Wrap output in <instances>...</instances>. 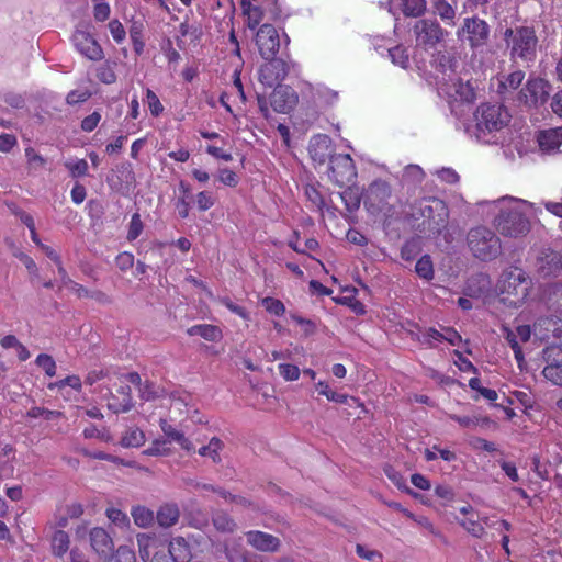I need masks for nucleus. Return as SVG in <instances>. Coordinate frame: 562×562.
I'll return each instance as SVG.
<instances>
[{
  "instance_id": "64",
  "label": "nucleus",
  "mask_w": 562,
  "mask_h": 562,
  "mask_svg": "<svg viewBox=\"0 0 562 562\" xmlns=\"http://www.w3.org/2000/svg\"><path fill=\"white\" fill-rule=\"evenodd\" d=\"M94 19L97 21H105L110 15V7L108 3L101 2L95 4L93 10Z\"/></svg>"
},
{
  "instance_id": "18",
  "label": "nucleus",
  "mask_w": 562,
  "mask_h": 562,
  "mask_svg": "<svg viewBox=\"0 0 562 562\" xmlns=\"http://www.w3.org/2000/svg\"><path fill=\"white\" fill-rule=\"evenodd\" d=\"M247 543L258 551L276 552L280 547V539L273 535L250 530L245 533Z\"/></svg>"
},
{
  "instance_id": "35",
  "label": "nucleus",
  "mask_w": 562,
  "mask_h": 562,
  "mask_svg": "<svg viewBox=\"0 0 562 562\" xmlns=\"http://www.w3.org/2000/svg\"><path fill=\"white\" fill-rule=\"evenodd\" d=\"M426 0H403V13L407 16H419L426 11Z\"/></svg>"
},
{
  "instance_id": "57",
  "label": "nucleus",
  "mask_w": 562,
  "mask_h": 562,
  "mask_svg": "<svg viewBox=\"0 0 562 562\" xmlns=\"http://www.w3.org/2000/svg\"><path fill=\"white\" fill-rule=\"evenodd\" d=\"M116 266L122 270L131 269L134 265V256L131 252L124 251L116 257Z\"/></svg>"
},
{
  "instance_id": "39",
  "label": "nucleus",
  "mask_w": 562,
  "mask_h": 562,
  "mask_svg": "<svg viewBox=\"0 0 562 562\" xmlns=\"http://www.w3.org/2000/svg\"><path fill=\"white\" fill-rule=\"evenodd\" d=\"M66 386H69L76 391H80L82 383L78 375H69L63 380H59V381L48 384L49 390H55V389L63 390Z\"/></svg>"
},
{
  "instance_id": "46",
  "label": "nucleus",
  "mask_w": 562,
  "mask_h": 562,
  "mask_svg": "<svg viewBox=\"0 0 562 562\" xmlns=\"http://www.w3.org/2000/svg\"><path fill=\"white\" fill-rule=\"evenodd\" d=\"M278 369L285 381H296L300 378V369L294 364L280 363Z\"/></svg>"
},
{
  "instance_id": "61",
  "label": "nucleus",
  "mask_w": 562,
  "mask_h": 562,
  "mask_svg": "<svg viewBox=\"0 0 562 562\" xmlns=\"http://www.w3.org/2000/svg\"><path fill=\"white\" fill-rule=\"evenodd\" d=\"M356 552L364 560L374 561L375 559H381V554L378 551L370 550L362 544H357Z\"/></svg>"
},
{
  "instance_id": "8",
  "label": "nucleus",
  "mask_w": 562,
  "mask_h": 562,
  "mask_svg": "<svg viewBox=\"0 0 562 562\" xmlns=\"http://www.w3.org/2000/svg\"><path fill=\"white\" fill-rule=\"evenodd\" d=\"M490 27L484 20L465 18L462 26L457 31L461 41H467L472 48L483 46L488 38Z\"/></svg>"
},
{
  "instance_id": "32",
  "label": "nucleus",
  "mask_w": 562,
  "mask_h": 562,
  "mask_svg": "<svg viewBox=\"0 0 562 562\" xmlns=\"http://www.w3.org/2000/svg\"><path fill=\"white\" fill-rule=\"evenodd\" d=\"M223 442L216 437H213L209 445L199 449V454L202 457L211 458L214 462H220V451L223 449Z\"/></svg>"
},
{
  "instance_id": "45",
  "label": "nucleus",
  "mask_w": 562,
  "mask_h": 562,
  "mask_svg": "<svg viewBox=\"0 0 562 562\" xmlns=\"http://www.w3.org/2000/svg\"><path fill=\"white\" fill-rule=\"evenodd\" d=\"M167 438L170 442H177L186 451L194 450L193 443L188 438H186L182 432L176 430L175 428H172V430L167 435Z\"/></svg>"
},
{
  "instance_id": "24",
  "label": "nucleus",
  "mask_w": 562,
  "mask_h": 562,
  "mask_svg": "<svg viewBox=\"0 0 562 562\" xmlns=\"http://www.w3.org/2000/svg\"><path fill=\"white\" fill-rule=\"evenodd\" d=\"M551 331L554 337L560 338L562 336V326H559L553 318H542L533 325V335L541 341L548 340Z\"/></svg>"
},
{
  "instance_id": "30",
  "label": "nucleus",
  "mask_w": 562,
  "mask_h": 562,
  "mask_svg": "<svg viewBox=\"0 0 562 562\" xmlns=\"http://www.w3.org/2000/svg\"><path fill=\"white\" fill-rule=\"evenodd\" d=\"M179 519V509L175 505H165L157 513V521L161 527H170Z\"/></svg>"
},
{
  "instance_id": "6",
  "label": "nucleus",
  "mask_w": 562,
  "mask_h": 562,
  "mask_svg": "<svg viewBox=\"0 0 562 562\" xmlns=\"http://www.w3.org/2000/svg\"><path fill=\"white\" fill-rule=\"evenodd\" d=\"M391 186L384 180L373 181L364 193V205L372 214L386 213L391 210Z\"/></svg>"
},
{
  "instance_id": "1",
  "label": "nucleus",
  "mask_w": 562,
  "mask_h": 562,
  "mask_svg": "<svg viewBox=\"0 0 562 562\" xmlns=\"http://www.w3.org/2000/svg\"><path fill=\"white\" fill-rule=\"evenodd\" d=\"M499 213L494 220L497 231L505 237L520 238L530 232L528 212L533 204L521 199L504 196L495 202Z\"/></svg>"
},
{
  "instance_id": "47",
  "label": "nucleus",
  "mask_w": 562,
  "mask_h": 562,
  "mask_svg": "<svg viewBox=\"0 0 562 562\" xmlns=\"http://www.w3.org/2000/svg\"><path fill=\"white\" fill-rule=\"evenodd\" d=\"M340 198L349 212L357 210L360 205L359 196L356 193H353V191L350 189H347L344 192H341Z\"/></svg>"
},
{
  "instance_id": "55",
  "label": "nucleus",
  "mask_w": 562,
  "mask_h": 562,
  "mask_svg": "<svg viewBox=\"0 0 562 562\" xmlns=\"http://www.w3.org/2000/svg\"><path fill=\"white\" fill-rule=\"evenodd\" d=\"M220 303L227 307L232 313L240 316L241 318L248 321L249 313L241 306L234 304L229 299L223 297L220 299Z\"/></svg>"
},
{
  "instance_id": "58",
  "label": "nucleus",
  "mask_w": 562,
  "mask_h": 562,
  "mask_svg": "<svg viewBox=\"0 0 562 562\" xmlns=\"http://www.w3.org/2000/svg\"><path fill=\"white\" fill-rule=\"evenodd\" d=\"M121 445L125 448L130 447H138L139 439H138V430L132 429L128 430L121 439Z\"/></svg>"
},
{
  "instance_id": "20",
  "label": "nucleus",
  "mask_w": 562,
  "mask_h": 562,
  "mask_svg": "<svg viewBox=\"0 0 562 562\" xmlns=\"http://www.w3.org/2000/svg\"><path fill=\"white\" fill-rule=\"evenodd\" d=\"M537 270L542 277L555 276L562 270V257L559 252L546 249L537 260Z\"/></svg>"
},
{
  "instance_id": "51",
  "label": "nucleus",
  "mask_w": 562,
  "mask_h": 562,
  "mask_svg": "<svg viewBox=\"0 0 562 562\" xmlns=\"http://www.w3.org/2000/svg\"><path fill=\"white\" fill-rule=\"evenodd\" d=\"M217 178L221 183L228 186V187H236L238 183L237 175L227 168L220 169L218 173H217Z\"/></svg>"
},
{
  "instance_id": "37",
  "label": "nucleus",
  "mask_w": 562,
  "mask_h": 562,
  "mask_svg": "<svg viewBox=\"0 0 562 562\" xmlns=\"http://www.w3.org/2000/svg\"><path fill=\"white\" fill-rule=\"evenodd\" d=\"M65 289L69 290L71 293L77 295L79 299L93 297L95 300L101 301L104 297V294L99 293V292L90 293L85 286L75 282L74 280L67 281V286Z\"/></svg>"
},
{
  "instance_id": "7",
  "label": "nucleus",
  "mask_w": 562,
  "mask_h": 562,
  "mask_svg": "<svg viewBox=\"0 0 562 562\" xmlns=\"http://www.w3.org/2000/svg\"><path fill=\"white\" fill-rule=\"evenodd\" d=\"M414 34L417 46L424 48H432L440 43L447 32L439 25L436 20L422 19L414 25Z\"/></svg>"
},
{
  "instance_id": "21",
  "label": "nucleus",
  "mask_w": 562,
  "mask_h": 562,
  "mask_svg": "<svg viewBox=\"0 0 562 562\" xmlns=\"http://www.w3.org/2000/svg\"><path fill=\"white\" fill-rule=\"evenodd\" d=\"M240 7L250 30H255L261 23L266 11H272V7L255 2L240 1Z\"/></svg>"
},
{
  "instance_id": "2",
  "label": "nucleus",
  "mask_w": 562,
  "mask_h": 562,
  "mask_svg": "<svg viewBox=\"0 0 562 562\" xmlns=\"http://www.w3.org/2000/svg\"><path fill=\"white\" fill-rule=\"evenodd\" d=\"M510 115L499 104H481L474 112V127L471 135L483 144H497L502 139V131L508 125Z\"/></svg>"
},
{
  "instance_id": "9",
  "label": "nucleus",
  "mask_w": 562,
  "mask_h": 562,
  "mask_svg": "<svg viewBox=\"0 0 562 562\" xmlns=\"http://www.w3.org/2000/svg\"><path fill=\"white\" fill-rule=\"evenodd\" d=\"M329 164V177L339 187L350 184L356 180L357 170L349 154L334 155L330 157Z\"/></svg>"
},
{
  "instance_id": "63",
  "label": "nucleus",
  "mask_w": 562,
  "mask_h": 562,
  "mask_svg": "<svg viewBox=\"0 0 562 562\" xmlns=\"http://www.w3.org/2000/svg\"><path fill=\"white\" fill-rule=\"evenodd\" d=\"M168 452L169 448L167 447V442L165 440H155L153 446L145 451V453L150 456L167 454Z\"/></svg>"
},
{
  "instance_id": "54",
  "label": "nucleus",
  "mask_w": 562,
  "mask_h": 562,
  "mask_svg": "<svg viewBox=\"0 0 562 562\" xmlns=\"http://www.w3.org/2000/svg\"><path fill=\"white\" fill-rule=\"evenodd\" d=\"M418 339L423 344L434 346L436 342L442 341V333L438 331L435 328H428Z\"/></svg>"
},
{
  "instance_id": "3",
  "label": "nucleus",
  "mask_w": 562,
  "mask_h": 562,
  "mask_svg": "<svg viewBox=\"0 0 562 562\" xmlns=\"http://www.w3.org/2000/svg\"><path fill=\"white\" fill-rule=\"evenodd\" d=\"M531 281L526 272L518 268L512 267L505 270L497 282V299L495 304L497 308H517L521 306L529 294Z\"/></svg>"
},
{
  "instance_id": "48",
  "label": "nucleus",
  "mask_w": 562,
  "mask_h": 562,
  "mask_svg": "<svg viewBox=\"0 0 562 562\" xmlns=\"http://www.w3.org/2000/svg\"><path fill=\"white\" fill-rule=\"evenodd\" d=\"M115 562H136L134 550L127 546H121L114 555Z\"/></svg>"
},
{
  "instance_id": "25",
  "label": "nucleus",
  "mask_w": 562,
  "mask_h": 562,
  "mask_svg": "<svg viewBox=\"0 0 562 562\" xmlns=\"http://www.w3.org/2000/svg\"><path fill=\"white\" fill-rule=\"evenodd\" d=\"M187 333L189 336H201L207 341H218L223 337L222 330L210 324L194 325Z\"/></svg>"
},
{
  "instance_id": "13",
  "label": "nucleus",
  "mask_w": 562,
  "mask_h": 562,
  "mask_svg": "<svg viewBox=\"0 0 562 562\" xmlns=\"http://www.w3.org/2000/svg\"><path fill=\"white\" fill-rule=\"evenodd\" d=\"M260 67L259 80L268 87L280 86L288 75V65L283 59L270 58Z\"/></svg>"
},
{
  "instance_id": "15",
  "label": "nucleus",
  "mask_w": 562,
  "mask_h": 562,
  "mask_svg": "<svg viewBox=\"0 0 562 562\" xmlns=\"http://www.w3.org/2000/svg\"><path fill=\"white\" fill-rule=\"evenodd\" d=\"M72 43L85 57L91 60L102 59L103 50L101 46L88 32L77 30L72 35Z\"/></svg>"
},
{
  "instance_id": "10",
  "label": "nucleus",
  "mask_w": 562,
  "mask_h": 562,
  "mask_svg": "<svg viewBox=\"0 0 562 562\" xmlns=\"http://www.w3.org/2000/svg\"><path fill=\"white\" fill-rule=\"evenodd\" d=\"M547 366L542 370L543 376L554 385L562 386V348L549 346L543 351Z\"/></svg>"
},
{
  "instance_id": "22",
  "label": "nucleus",
  "mask_w": 562,
  "mask_h": 562,
  "mask_svg": "<svg viewBox=\"0 0 562 562\" xmlns=\"http://www.w3.org/2000/svg\"><path fill=\"white\" fill-rule=\"evenodd\" d=\"M310 155L314 161L324 164L331 157V139L327 135H317L310 142Z\"/></svg>"
},
{
  "instance_id": "17",
  "label": "nucleus",
  "mask_w": 562,
  "mask_h": 562,
  "mask_svg": "<svg viewBox=\"0 0 562 562\" xmlns=\"http://www.w3.org/2000/svg\"><path fill=\"white\" fill-rule=\"evenodd\" d=\"M90 544L101 560L108 561L111 559L114 544L112 538L103 528L97 527L90 531Z\"/></svg>"
},
{
  "instance_id": "52",
  "label": "nucleus",
  "mask_w": 562,
  "mask_h": 562,
  "mask_svg": "<svg viewBox=\"0 0 562 562\" xmlns=\"http://www.w3.org/2000/svg\"><path fill=\"white\" fill-rule=\"evenodd\" d=\"M147 104L148 109L154 116H158L164 111V105L161 104L159 98L150 90H147Z\"/></svg>"
},
{
  "instance_id": "43",
  "label": "nucleus",
  "mask_w": 562,
  "mask_h": 562,
  "mask_svg": "<svg viewBox=\"0 0 562 562\" xmlns=\"http://www.w3.org/2000/svg\"><path fill=\"white\" fill-rule=\"evenodd\" d=\"M261 304L269 313L277 316H281L285 312L284 304L280 300L273 297H265L261 301Z\"/></svg>"
},
{
  "instance_id": "26",
  "label": "nucleus",
  "mask_w": 562,
  "mask_h": 562,
  "mask_svg": "<svg viewBox=\"0 0 562 562\" xmlns=\"http://www.w3.org/2000/svg\"><path fill=\"white\" fill-rule=\"evenodd\" d=\"M169 553L175 562H188L191 558L189 546L181 537L170 541Z\"/></svg>"
},
{
  "instance_id": "62",
  "label": "nucleus",
  "mask_w": 562,
  "mask_h": 562,
  "mask_svg": "<svg viewBox=\"0 0 562 562\" xmlns=\"http://www.w3.org/2000/svg\"><path fill=\"white\" fill-rule=\"evenodd\" d=\"M109 29H110V32L113 36V38L120 43L123 41V38L125 37V31H124V27L123 25L116 21V20H113L109 23Z\"/></svg>"
},
{
  "instance_id": "56",
  "label": "nucleus",
  "mask_w": 562,
  "mask_h": 562,
  "mask_svg": "<svg viewBox=\"0 0 562 562\" xmlns=\"http://www.w3.org/2000/svg\"><path fill=\"white\" fill-rule=\"evenodd\" d=\"M435 494L445 502V505L451 503L454 498L453 490L448 485H437L435 487Z\"/></svg>"
},
{
  "instance_id": "12",
  "label": "nucleus",
  "mask_w": 562,
  "mask_h": 562,
  "mask_svg": "<svg viewBox=\"0 0 562 562\" xmlns=\"http://www.w3.org/2000/svg\"><path fill=\"white\" fill-rule=\"evenodd\" d=\"M549 93L550 85L548 81L540 78H530L519 95L526 104L537 105L543 104L548 100Z\"/></svg>"
},
{
  "instance_id": "41",
  "label": "nucleus",
  "mask_w": 562,
  "mask_h": 562,
  "mask_svg": "<svg viewBox=\"0 0 562 562\" xmlns=\"http://www.w3.org/2000/svg\"><path fill=\"white\" fill-rule=\"evenodd\" d=\"M459 524L473 537L481 538L484 533V527L473 517L460 520Z\"/></svg>"
},
{
  "instance_id": "53",
  "label": "nucleus",
  "mask_w": 562,
  "mask_h": 562,
  "mask_svg": "<svg viewBox=\"0 0 562 562\" xmlns=\"http://www.w3.org/2000/svg\"><path fill=\"white\" fill-rule=\"evenodd\" d=\"M328 401L335 402V403H341L347 404L349 406L356 405V406H362L360 401L357 397L349 396L347 394H340L337 392L331 391V394L327 398Z\"/></svg>"
},
{
  "instance_id": "4",
  "label": "nucleus",
  "mask_w": 562,
  "mask_h": 562,
  "mask_svg": "<svg viewBox=\"0 0 562 562\" xmlns=\"http://www.w3.org/2000/svg\"><path fill=\"white\" fill-rule=\"evenodd\" d=\"M471 254L481 261H491L502 254L499 237L485 226L471 228L467 235Z\"/></svg>"
},
{
  "instance_id": "59",
  "label": "nucleus",
  "mask_w": 562,
  "mask_h": 562,
  "mask_svg": "<svg viewBox=\"0 0 562 562\" xmlns=\"http://www.w3.org/2000/svg\"><path fill=\"white\" fill-rule=\"evenodd\" d=\"M305 195L306 198L312 202L313 205L321 209L324 204L323 198L318 190L314 188L313 186H307L305 188Z\"/></svg>"
},
{
  "instance_id": "23",
  "label": "nucleus",
  "mask_w": 562,
  "mask_h": 562,
  "mask_svg": "<svg viewBox=\"0 0 562 562\" xmlns=\"http://www.w3.org/2000/svg\"><path fill=\"white\" fill-rule=\"evenodd\" d=\"M538 143L542 151H554L562 144V127L540 132L538 135Z\"/></svg>"
},
{
  "instance_id": "28",
  "label": "nucleus",
  "mask_w": 562,
  "mask_h": 562,
  "mask_svg": "<svg viewBox=\"0 0 562 562\" xmlns=\"http://www.w3.org/2000/svg\"><path fill=\"white\" fill-rule=\"evenodd\" d=\"M52 553L56 558H64L69 550L70 539L66 531L57 530L52 537Z\"/></svg>"
},
{
  "instance_id": "49",
  "label": "nucleus",
  "mask_w": 562,
  "mask_h": 562,
  "mask_svg": "<svg viewBox=\"0 0 562 562\" xmlns=\"http://www.w3.org/2000/svg\"><path fill=\"white\" fill-rule=\"evenodd\" d=\"M106 517L116 526L125 527L128 525V518L126 514L116 508H108Z\"/></svg>"
},
{
  "instance_id": "34",
  "label": "nucleus",
  "mask_w": 562,
  "mask_h": 562,
  "mask_svg": "<svg viewBox=\"0 0 562 562\" xmlns=\"http://www.w3.org/2000/svg\"><path fill=\"white\" fill-rule=\"evenodd\" d=\"M434 8L442 21L453 24L456 10L447 0H435Z\"/></svg>"
},
{
  "instance_id": "19",
  "label": "nucleus",
  "mask_w": 562,
  "mask_h": 562,
  "mask_svg": "<svg viewBox=\"0 0 562 562\" xmlns=\"http://www.w3.org/2000/svg\"><path fill=\"white\" fill-rule=\"evenodd\" d=\"M440 89L456 101L472 102L475 99L474 87L470 81L457 79L452 83L445 82Z\"/></svg>"
},
{
  "instance_id": "33",
  "label": "nucleus",
  "mask_w": 562,
  "mask_h": 562,
  "mask_svg": "<svg viewBox=\"0 0 562 562\" xmlns=\"http://www.w3.org/2000/svg\"><path fill=\"white\" fill-rule=\"evenodd\" d=\"M213 525L221 532H233L237 528L236 522L223 512H218L213 516Z\"/></svg>"
},
{
  "instance_id": "14",
  "label": "nucleus",
  "mask_w": 562,
  "mask_h": 562,
  "mask_svg": "<svg viewBox=\"0 0 562 562\" xmlns=\"http://www.w3.org/2000/svg\"><path fill=\"white\" fill-rule=\"evenodd\" d=\"M422 215L428 221L431 229L439 231L446 225L448 210L443 201L439 199L426 200L420 206Z\"/></svg>"
},
{
  "instance_id": "50",
  "label": "nucleus",
  "mask_w": 562,
  "mask_h": 562,
  "mask_svg": "<svg viewBox=\"0 0 562 562\" xmlns=\"http://www.w3.org/2000/svg\"><path fill=\"white\" fill-rule=\"evenodd\" d=\"M196 205L200 211H207L214 205V198L209 191H201L195 198Z\"/></svg>"
},
{
  "instance_id": "5",
  "label": "nucleus",
  "mask_w": 562,
  "mask_h": 562,
  "mask_svg": "<svg viewBox=\"0 0 562 562\" xmlns=\"http://www.w3.org/2000/svg\"><path fill=\"white\" fill-rule=\"evenodd\" d=\"M504 36L513 58H519L524 61L535 59L537 37L531 29H507Z\"/></svg>"
},
{
  "instance_id": "27",
  "label": "nucleus",
  "mask_w": 562,
  "mask_h": 562,
  "mask_svg": "<svg viewBox=\"0 0 562 562\" xmlns=\"http://www.w3.org/2000/svg\"><path fill=\"white\" fill-rule=\"evenodd\" d=\"M143 402H151L157 401L159 407H167L171 403V398L167 396L165 391L156 386L154 384H146L145 389H143Z\"/></svg>"
},
{
  "instance_id": "44",
  "label": "nucleus",
  "mask_w": 562,
  "mask_h": 562,
  "mask_svg": "<svg viewBox=\"0 0 562 562\" xmlns=\"http://www.w3.org/2000/svg\"><path fill=\"white\" fill-rule=\"evenodd\" d=\"M167 438L170 442H177L186 451L194 450L193 443L188 438H186L182 432L176 430L175 428H172V430L167 435Z\"/></svg>"
},
{
  "instance_id": "36",
  "label": "nucleus",
  "mask_w": 562,
  "mask_h": 562,
  "mask_svg": "<svg viewBox=\"0 0 562 562\" xmlns=\"http://www.w3.org/2000/svg\"><path fill=\"white\" fill-rule=\"evenodd\" d=\"M416 273L426 280L434 278L432 261L429 256H423L415 266Z\"/></svg>"
},
{
  "instance_id": "38",
  "label": "nucleus",
  "mask_w": 562,
  "mask_h": 562,
  "mask_svg": "<svg viewBox=\"0 0 562 562\" xmlns=\"http://www.w3.org/2000/svg\"><path fill=\"white\" fill-rule=\"evenodd\" d=\"M35 363L37 367L44 370L47 376L52 378L56 375V362L52 356L47 353H41L36 357Z\"/></svg>"
},
{
  "instance_id": "29",
  "label": "nucleus",
  "mask_w": 562,
  "mask_h": 562,
  "mask_svg": "<svg viewBox=\"0 0 562 562\" xmlns=\"http://www.w3.org/2000/svg\"><path fill=\"white\" fill-rule=\"evenodd\" d=\"M525 78V72L521 70H516L509 74L508 76H504L498 78V93H505L507 91L516 90Z\"/></svg>"
},
{
  "instance_id": "40",
  "label": "nucleus",
  "mask_w": 562,
  "mask_h": 562,
  "mask_svg": "<svg viewBox=\"0 0 562 562\" xmlns=\"http://www.w3.org/2000/svg\"><path fill=\"white\" fill-rule=\"evenodd\" d=\"M74 178L82 177L88 172V162L85 159H70L65 162Z\"/></svg>"
},
{
  "instance_id": "42",
  "label": "nucleus",
  "mask_w": 562,
  "mask_h": 562,
  "mask_svg": "<svg viewBox=\"0 0 562 562\" xmlns=\"http://www.w3.org/2000/svg\"><path fill=\"white\" fill-rule=\"evenodd\" d=\"M389 55L393 61V64L406 68L408 66L409 59L408 54L404 47L396 46L389 50Z\"/></svg>"
},
{
  "instance_id": "16",
  "label": "nucleus",
  "mask_w": 562,
  "mask_h": 562,
  "mask_svg": "<svg viewBox=\"0 0 562 562\" xmlns=\"http://www.w3.org/2000/svg\"><path fill=\"white\" fill-rule=\"evenodd\" d=\"M297 102L295 91L289 86H278L270 95V103L278 113L290 112Z\"/></svg>"
},
{
  "instance_id": "31",
  "label": "nucleus",
  "mask_w": 562,
  "mask_h": 562,
  "mask_svg": "<svg viewBox=\"0 0 562 562\" xmlns=\"http://www.w3.org/2000/svg\"><path fill=\"white\" fill-rule=\"evenodd\" d=\"M502 331L504 334L505 339L507 340V342L509 344V346L512 347V349L514 351L515 359L518 362V367L521 368L522 362L525 361V359H524L522 350H521V348L519 346V342L517 340L518 336H517L516 331H513L512 329H509L506 326L502 327Z\"/></svg>"
},
{
  "instance_id": "60",
  "label": "nucleus",
  "mask_w": 562,
  "mask_h": 562,
  "mask_svg": "<svg viewBox=\"0 0 562 562\" xmlns=\"http://www.w3.org/2000/svg\"><path fill=\"white\" fill-rule=\"evenodd\" d=\"M101 120V115L98 112H93L92 114L85 117L81 122V128L86 132L93 131Z\"/></svg>"
},
{
  "instance_id": "11",
  "label": "nucleus",
  "mask_w": 562,
  "mask_h": 562,
  "mask_svg": "<svg viewBox=\"0 0 562 562\" xmlns=\"http://www.w3.org/2000/svg\"><path fill=\"white\" fill-rule=\"evenodd\" d=\"M256 44L265 59L274 57L280 46V38L276 27L271 24H262L256 33Z\"/></svg>"
}]
</instances>
